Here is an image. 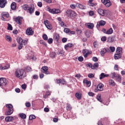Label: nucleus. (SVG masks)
Instances as JSON below:
<instances>
[{"mask_svg":"<svg viewBox=\"0 0 125 125\" xmlns=\"http://www.w3.org/2000/svg\"><path fill=\"white\" fill-rule=\"evenodd\" d=\"M75 96H76V97H77V99H78V100H80L82 98V94H80L79 93H76L75 94Z\"/></svg>","mask_w":125,"mask_h":125,"instance_id":"obj_33","label":"nucleus"},{"mask_svg":"<svg viewBox=\"0 0 125 125\" xmlns=\"http://www.w3.org/2000/svg\"><path fill=\"white\" fill-rule=\"evenodd\" d=\"M26 34L27 36H33L34 31H33V29H32V28H27L26 31Z\"/></svg>","mask_w":125,"mask_h":125,"instance_id":"obj_8","label":"nucleus"},{"mask_svg":"<svg viewBox=\"0 0 125 125\" xmlns=\"http://www.w3.org/2000/svg\"><path fill=\"white\" fill-rule=\"evenodd\" d=\"M76 32H77L78 35H81V34H82V30H79L78 28L76 29Z\"/></svg>","mask_w":125,"mask_h":125,"instance_id":"obj_56","label":"nucleus"},{"mask_svg":"<svg viewBox=\"0 0 125 125\" xmlns=\"http://www.w3.org/2000/svg\"><path fill=\"white\" fill-rule=\"evenodd\" d=\"M66 14L68 17H70L71 19H74V18L77 17V13L74 11H71L70 10H68L66 12Z\"/></svg>","mask_w":125,"mask_h":125,"instance_id":"obj_2","label":"nucleus"},{"mask_svg":"<svg viewBox=\"0 0 125 125\" xmlns=\"http://www.w3.org/2000/svg\"><path fill=\"white\" fill-rule=\"evenodd\" d=\"M73 45H74L73 44V43H69L64 45V48L66 50H67L68 48H71L73 47Z\"/></svg>","mask_w":125,"mask_h":125,"instance_id":"obj_17","label":"nucleus"},{"mask_svg":"<svg viewBox=\"0 0 125 125\" xmlns=\"http://www.w3.org/2000/svg\"><path fill=\"white\" fill-rule=\"evenodd\" d=\"M6 108H8V109H13V105H12V104H7L6 105Z\"/></svg>","mask_w":125,"mask_h":125,"instance_id":"obj_37","label":"nucleus"},{"mask_svg":"<svg viewBox=\"0 0 125 125\" xmlns=\"http://www.w3.org/2000/svg\"><path fill=\"white\" fill-rule=\"evenodd\" d=\"M11 8L12 9V10H15V9H16V3L13 2L11 5Z\"/></svg>","mask_w":125,"mask_h":125,"instance_id":"obj_30","label":"nucleus"},{"mask_svg":"<svg viewBox=\"0 0 125 125\" xmlns=\"http://www.w3.org/2000/svg\"><path fill=\"white\" fill-rule=\"evenodd\" d=\"M118 74L115 73V72H112L110 74V76L112 79H116V77L118 76Z\"/></svg>","mask_w":125,"mask_h":125,"instance_id":"obj_31","label":"nucleus"},{"mask_svg":"<svg viewBox=\"0 0 125 125\" xmlns=\"http://www.w3.org/2000/svg\"><path fill=\"white\" fill-rule=\"evenodd\" d=\"M113 29L110 28L106 31V35H111V34H113Z\"/></svg>","mask_w":125,"mask_h":125,"instance_id":"obj_35","label":"nucleus"},{"mask_svg":"<svg viewBox=\"0 0 125 125\" xmlns=\"http://www.w3.org/2000/svg\"><path fill=\"white\" fill-rule=\"evenodd\" d=\"M16 78L24 79L26 77V72L24 69H17L15 72Z\"/></svg>","mask_w":125,"mask_h":125,"instance_id":"obj_1","label":"nucleus"},{"mask_svg":"<svg viewBox=\"0 0 125 125\" xmlns=\"http://www.w3.org/2000/svg\"><path fill=\"white\" fill-rule=\"evenodd\" d=\"M7 29L9 30V31H12V25L11 24L8 23V27H7Z\"/></svg>","mask_w":125,"mask_h":125,"instance_id":"obj_45","label":"nucleus"},{"mask_svg":"<svg viewBox=\"0 0 125 125\" xmlns=\"http://www.w3.org/2000/svg\"><path fill=\"white\" fill-rule=\"evenodd\" d=\"M116 80L118 81V82H119V83H121V82H122V77H121V76L118 74L117 75V76H116V78H115Z\"/></svg>","mask_w":125,"mask_h":125,"instance_id":"obj_34","label":"nucleus"},{"mask_svg":"<svg viewBox=\"0 0 125 125\" xmlns=\"http://www.w3.org/2000/svg\"><path fill=\"white\" fill-rule=\"evenodd\" d=\"M15 21L19 24V25H21L22 24V21H23V18L21 17H18L15 18Z\"/></svg>","mask_w":125,"mask_h":125,"instance_id":"obj_7","label":"nucleus"},{"mask_svg":"<svg viewBox=\"0 0 125 125\" xmlns=\"http://www.w3.org/2000/svg\"><path fill=\"white\" fill-rule=\"evenodd\" d=\"M47 11H49L52 14H58V13H60V10L55 8L50 9L49 7L47 8Z\"/></svg>","mask_w":125,"mask_h":125,"instance_id":"obj_3","label":"nucleus"},{"mask_svg":"<svg viewBox=\"0 0 125 125\" xmlns=\"http://www.w3.org/2000/svg\"><path fill=\"white\" fill-rule=\"evenodd\" d=\"M108 83L111 86H115L116 85V83H115V81L112 79L109 80Z\"/></svg>","mask_w":125,"mask_h":125,"instance_id":"obj_20","label":"nucleus"},{"mask_svg":"<svg viewBox=\"0 0 125 125\" xmlns=\"http://www.w3.org/2000/svg\"><path fill=\"white\" fill-rule=\"evenodd\" d=\"M89 96H94V94L92 92H89L88 93Z\"/></svg>","mask_w":125,"mask_h":125,"instance_id":"obj_59","label":"nucleus"},{"mask_svg":"<svg viewBox=\"0 0 125 125\" xmlns=\"http://www.w3.org/2000/svg\"><path fill=\"white\" fill-rule=\"evenodd\" d=\"M104 86V85L102 83H100L97 85V88L98 90H99V91H102L103 90Z\"/></svg>","mask_w":125,"mask_h":125,"instance_id":"obj_14","label":"nucleus"},{"mask_svg":"<svg viewBox=\"0 0 125 125\" xmlns=\"http://www.w3.org/2000/svg\"><path fill=\"white\" fill-rule=\"evenodd\" d=\"M37 5L39 7H42V2H38Z\"/></svg>","mask_w":125,"mask_h":125,"instance_id":"obj_60","label":"nucleus"},{"mask_svg":"<svg viewBox=\"0 0 125 125\" xmlns=\"http://www.w3.org/2000/svg\"><path fill=\"white\" fill-rule=\"evenodd\" d=\"M17 42L18 43H22L23 42V39L19 37L17 39Z\"/></svg>","mask_w":125,"mask_h":125,"instance_id":"obj_38","label":"nucleus"},{"mask_svg":"<svg viewBox=\"0 0 125 125\" xmlns=\"http://www.w3.org/2000/svg\"><path fill=\"white\" fill-rule=\"evenodd\" d=\"M106 24V21H100L97 23V28H99L100 26H104Z\"/></svg>","mask_w":125,"mask_h":125,"instance_id":"obj_13","label":"nucleus"},{"mask_svg":"<svg viewBox=\"0 0 125 125\" xmlns=\"http://www.w3.org/2000/svg\"><path fill=\"white\" fill-rule=\"evenodd\" d=\"M35 119H36V116L33 114L30 115L29 117V120L30 121H32V120H35Z\"/></svg>","mask_w":125,"mask_h":125,"instance_id":"obj_40","label":"nucleus"},{"mask_svg":"<svg viewBox=\"0 0 125 125\" xmlns=\"http://www.w3.org/2000/svg\"><path fill=\"white\" fill-rule=\"evenodd\" d=\"M97 99L98 101L101 103H102V102L103 101L102 100V99H101V95H98V96H97Z\"/></svg>","mask_w":125,"mask_h":125,"instance_id":"obj_41","label":"nucleus"},{"mask_svg":"<svg viewBox=\"0 0 125 125\" xmlns=\"http://www.w3.org/2000/svg\"><path fill=\"white\" fill-rule=\"evenodd\" d=\"M61 83H62V84H66V81L64 80H62L61 81Z\"/></svg>","mask_w":125,"mask_h":125,"instance_id":"obj_64","label":"nucleus"},{"mask_svg":"<svg viewBox=\"0 0 125 125\" xmlns=\"http://www.w3.org/2000/svg\"><path fill=\"white\" fill-rule=\"evenodd\" d=\"M107 77H109V75L105 74V73H102L100 75V80H102V79H104V78H106Z\"/></svg>","mask_w":125,"mask_h":125,"instance_id":"obj_22","label":"nucleus"},{"mask_svg":"<svg viewBox=\"0 0 125 125\" xmlns=\"http://www.w3.org/2000/svg\"><path fill=\"white\" fill-rule=\"evenodd\" d=\"M34 11H35V8L33 7H29L27 10V12H29L31 15L33 14Z\"/></svg>","mask_w":125,"mask_h":125,"instance_id":"obj_19","label":"nucleus"},{"mask_svg":"<svg viewBox=\"0 0 125 125\" xmlns=\"http://www.w3.org/2000/svg\"><path fill=\"white\" fill-rule=\"evenodd\" d=\"M19 117H20V118H21V119H23V120H24V119H26V118H27V116L26 115V114L24 113H20Z\"/></svg>","mask_w":125,"mask_h":125,"instance_id":"obj_32","label":"nucleus"},{"mask_svg":"<svg viewBox=\"0 0 125 125\" xmlns=\"http://www.w3.org/2000/svg\"><path fill=\"white\" fill-rule=\"evenodd\" d=\"M47 42H48V43L51 44V43H52V42H53V39H52V38H49Z\"/></svg>","mask_w":125,"mask_h":125,"instance_id":"obj_53","label":"nucleus"},{"mask_svg":"<svg viewBox=\"0 0 125 125\" xmlns=\"http://www.w3.org/2000/svg\"><path fill=\"white\" fill-rule=\"evenodd\" d=\"M78 61L80 62H83V57L80 56L78 58Z\"/></svg>","mask_w":125,"mask_h":125,"instance_id":"obj_54","label":"nucleus"},{"mask_svg":"<svg viewBox=\"0 0 125 125\" xmlns=\"http://www.w3.org/2000/svg\"><path fill=\"white\" fill-rule=\"evenodd\" d=\"M97 12L101 16H104L105 15V11L102 9H98Z\"/></svg>","mask_w":125,"mask_h":125,"instance_id":"obj_15","label":"nucleus"},{"mask_svg":"<svg viewBox=\"0 0 125 125\" xmlns=\"http://www.w3.org/2000/svg\"><path fill=\"white\" fill-rule=\"evenodd\" d=\"M101 1L105 7H110L112 5V2L110 0H101Z\"/></svg>","mask_w":125,"mask_h":125,"instance_id":"obj_4","label":"nucleus"},{"mask_svg":"<svg viewBox=\"0 0 125 125\" xmlns=\"http://www.w3.org/2000/svg\"><path fill=\"white\" fill-rule=\"evenodd\" d=\"M111 51V52H114L115 50H116V48L114 46H110L109 47V51Z\"/></svg>","mask_w":125,"mask_h":125,"instance_id":"obj_43","label":"nucleus"},{"mask_svg":"<svg viewBox=\"0 0 125 125\" xmlns=\"http://www.w3.org/2000/svg\"><path fill=\"white\" fill-rule=\"evenodd\" d=\"M26 71L27 72H30L32 71V68L30 66L26 67Z\"/></svg>","mask_w":125,"mask_h":125,"instance_id":"obj_58","label":"nucleus"},{"mask_svg":"<svg viewBox=\"0 0 125 125\" xmlns=\"http://www.w3.org/2000/svg\"><path fill=\"white\" fill-rule=\"evenodd\" d=\"M62 42L63 43L67 42V38H63L62 39Z\"/></svg>","mask_w":125,"mask_h":125,"instance_id":"obj_63","label":"nucleus"},{"mask_svg":"<svg viewBox=\"0 0 125 125\" xmlns=\"http://www.w3.org/2000/svg\"><path fill=\"white\" fill-rule=\"evenodd\" d=\"M88 77L90 79H91V78H94V74L92 73H90L88 75Z\"/></svg>","mask_w":125,"mask_h":125,"instance_id":"obj_52","label":"nucleus"},{"mask_svg":"<svg viewBox=\"0 0 125 125\" xmlns=\"http://www.w3.org/2000/svg\"><path fill=\"white\" fill-rule=\"evenodd\" d=\"M63 32H64V33H66V34H67L68 33H69L70 32V29L69 28H64Z\"/></svg>","mask_w":125,"mask_h":125,"instance_id":"obj_51","label":"nucleus"},{"mask_svg":"<svg viewBox=\"0 0 125 125\" xmlns=\"http://www.w3.org/2000/svg\"><path fill=\"white\" fill-rule=\"evenodd\" d=\"M98 66H99L98 63L95 62L92 66V69L94 70V69H96V68H98Z\"/></svg>","mask_w":125,"mask_h":125,"instance_id":"obj_42","label":"nucleus"},{"mask_svg":"<svg viewBox=\"0 0 125 125\" xmlns=\"http://www.w3.org/2000/svg\"><path fill=\"white\" fill-rule=\"evenodd\" d=\"M123 51V49L121 47H118L116 49V53L118 54H122V52Z\"/></svg>","mask_w":125,"mask_h":125,"instance_id":"obj_29","label":"nucleus"},{"mask_svg":"<svg viewBox=\"0 0 125 125\" xmlns=\"http://www.w3.org/2000/svg\"><path fill=\"white\" fill-rule=\"evenodd\" d=\"M6 3H7V1L6 0H0V8H3L5 7Z\"/></svg>","mask_w":125,"mask_h":125,"instance_id":"obj_11","label":"nucleus"},{"mask_svg":"<svg viewBox=\"0 0 125 125\" xmlns=\"http://www.w3.org/2000/svg\"><path fill=\"white\" fill-rule=\"evenodd\" d=\"M13 113V108L8 109V111L5 113L7 116H9Z\"/></svg>","mask_w":125,"mask_h":125,"instance_id":"obj_21","label":"nucleus"},{"mask_svg":"<svg viewBox=\"0 0 125 125\" xmlns=\"http://www.w3.org/2000/svg\"><path fill=\"white\" fill-rule=\"evenodd\" d=\"M40 43H41V44H43L45 46H46V45H47V44L44 42V41H43V40H41L40 41Z\"/></svg>","mask_w":125,"mask_h":125,"instance_id":"obj_48","label":"nucleus"},{"mask_svg":"<svg viewBox=\"0 0 125 125\" xmlns=\"http://www.w3.org/2000/svg\"><path fill=\"white\" fill-rule=\"evenodd\" d=\"M19 45L18 46V48L19 50L20 49H22V47H23V44H22V43H19Z\"/></svg>","mask_w":125,"mask_h":125,"instance_id":"obj_55","label":"nucleus"},{"mask_svg":"<svg viewBox=\"0 0 125 125\" xmlns=\"http://www.w3.org/2000/svg\"><path fill=\"white\" fill-rule=\"evenodd\" d=\"M41 71L42 73H44L45 75H49L50 74L48 71V67L47 66H43L41 68Z\"/></svg>","mask_w":125,"mask_h":125,"instance_id":"obj_6","label":"nucleus"},{"mask_svg":"<svg viewBox=\"0 0 125 125\" xmlns=\"http://www.w3.org/2000/svg\"><path fill=\"white\" fill-rule=\"evenodd\" d=\"M44 24L48 30H51L52 29V26L50 24L48 21L46 20L44 21Z\"/></svg>","mask_w":125,"mask_h":125,"instance_id":"obj_9","label":"nucleus"},{"mask_svg":"<svg viewBox=\"0 0 125 125\" xmlns=\"http://www.w3.org/2000/svg\"><path fill=\"white\" fill-rule=\"evenodd\" d=\"M1 20H3V21H5V19H4V17H6V18H8L9 17V14L8 13H5V12H2L1 13Z\"/></svg>","mask_w":125,"mask_h":125,"instance_id":"obj_10","label":"nucleus"},{"mask_svg":"<svg viewBox=\"0 0 125 125\" xmlns=\"http://www.w3.org/2000/svg\"><path fill=\"white\" fill-rule=\"evenodd\" d=\"M42 37L44 41H47V40H48V37L46 34H43Z\"/></svg>","mask_w":125,"mask_h":125,"instance_id":"obj_47","label":"nucleus"},{"mask_svg":"<svg viewBox=\"0 0 125 125\" xmlns=\"http://www.w3.org/2000/svg\"><path fill=\"white\" fill-rule=\"evenodd\" d=\"M114 41H115L114 36H110L107 38V42H110V43L114 42Z\"/></svg>","mask_w":125,"mask_h":125,"instance_id":"obj_18","label":"nucleus"},{"mask_svg":"<svg viewBox=\"0 0 125 125\" xmlns=\"http://www.w3.org/2000/svg\"><path fill=\"white\" fill-rule=\"evenodd\" d=\"M59 34L55 33L54 35V39L55 40V41H56V42H58V41H59Z\"/></svg>","mask_w":125,"mask_h":125,"instance_id":"obj_27","label":"nucleus"},{"mask_svg":"<svg viewBox=\"0 0 125 125\" xmlns=\"http://www.w3.org/2000/svg\"><path fill=\"white\" fill-rule=\"evenodd\" d=\"M14 120V118L11 116H7L5 119L6 122H11V121H13Z\"/></svg>","mask_w":125,"mask_h":125,"instance_id":"obj_24","label":"nucleus"},{"mask_svg":"<svg viewBox=\"0 0 125 125\" xmlns=\"http://www.w3.org/2000/svg\"><path fill=\"white\" fill-rule=\"evenodd\" d=\"M122 58V54H118V53H116L114 55V59H116V60H118V59H120V58Z\"/></svg>","mask_w":125,"mask_h":125,"instance_id":"obj_26","label":"nucleus"},{"mask_svg":"<svg viewBox=\"0 0 125 125\" xmlns=\"http://www.w3.org/2000/svg\"><path fill=\"white\" fill-rule=\"evenodd\" d=\"M83 53L84 57L85 58H86V57H87V56H88V54H89V53H90V52H88L87 51V50L85 49V50H83Z\"/></svg>","mask_w":125,"mask_h":125,"instance_id":"obj_16","label":"nucleus"},{"mask_svg":"<svg viewBox=\"0 0 125 125\" xmlns=\"http://www.w3.org/2000/svg\"><path fill=\"white\" fill-rule=\"evenodd\" d=\"M25 106L27 107H31V103L29 102L25 103Z\"/></svg>","mask_w":125,"mask_h":125,"instance_id":"obj_62","label":"nucleus"},{"mask_svg":"<svg viewBox=\"0 0 125 125\" xmlns=\"http://www.w3.org/2000/svg\"><path fill=\"white\" fill-rule=\"evenodd\" d=\"M92 60L93 61H94V62H97V61H98V59L96 58V57H93Z\"/></svg>","mask_w":125,"mask_h":125,"instance_id":"obj_57","label":"nucleus"},{"mask_svg":"<svg viewBox=\"0 0 125 125\" xmlns=\"http://www.w3.org/2000/svg\"><path fill=\"white\" fill-rule=\"evenodd\" d=\"M87 86H88V87H89V86H90L91 84V83L90 82V81H88L86 83Z\"/></svg>","mask_w":125,"mask_h":125,"instance_id":"obj_61","label":"nucleus"},{"mask_svg":"<svg viewBox=\"0 0 125 125\" xmlns=\"http://www.w3.org/2000/svg\"><path fill=\"white\" fill-rule=\"evenodd\" d=\"M86 26H87L88 29H93V27H94V24L92 23H87L86 24Z\"/></svg>","mask_w":125,"mask_h":125,"instance_id":"obj_23","label":"nucleus"},{"mask_svg":"<svg viewBox=\"0 0 125 125\" xmlns=\"http://www.w3.org/2000/svg\"><path fill=\"white\" fill-rule=\"evenodd\" d=\"M50 56L52 58H54V57H55V56H56V53H55V52H53L50 54Z\"/></svg>","mask_w":125,"mask_h":125,"instance_id":"obj_44","label":"nucleus"},{"mask_svg":"<svg viewBox=\"0 0 125 125\" xmlns=\"http://www.w3.org/2000/svg\"><path fill=\"white\" fill-rule=\"evenodd\" d=\"M28 39H26L25 40H22V43H23L24 44V45H26V44H27V43H28Z\"/></svg>","mask_w":125,"mask_h":125,"instance_id":"obj_49","label":"nucleus"},{"mask_svg":"<svg viewBox=\"0 0 125 125\" xmlns=\"http://www.w3.org/2000/svg\"><path fill=\"white\" fill-rule=\"evenodd\" d=\"M7 69H9V65H6L4 66H2V65H0V70H7Z\"/></svg>","mask_w":125,"mask_h":125,"instance_id":"obj_28","label":"nucleus"},{"mask_svg":"<svg viewBox=\"0 0 125 125\" xmlns=\"http://www.w3.org/2000/svg\"><path fill=\"white\" fill-rule=\"evenodd\" d=\"M101 41L102 42H106V41H107V37H106L105 36H103L101 38Z\"/></svg>","mask_w":125,"mask_h":125,"instance_id":"obj_50","label":"nucleus"},{"mask_svg":"<svg viewBox=\"0 0 125 125\" xmlns=\"http://www.w3.org/2000/svg\"><path fill=\"white\" fill-rule=\"evenodd\" d=\"M59 25L61 26V27H63V28L64 27H66L65 24L63 22V21H59Z\"/></svg>","mask_w":125,"mask_h":125,"instance_id":"obj_39","label":"nucleus"},{"mask_svg":"<svg viewBox=\"0 0 125 125\" xmlns=\"http://www.w3.org/2000/svg\"><path fill=\"white\" fill-rule=\"evenodd\" d=\"M110 52V49L109 48H104L102 51H101L100 53L102 56H104V55L106 52Z\"/></svg>","mask_w":125,"mask_h":125,"instance_id":"obj_12","label":"nucleus"},{"mask_svg":"<svg viewBox=\"0 0 125 125\" xmlns=\"http://www.w3.org/2000/svg\"><path fill=\"white\" fill-rule=\"evenodd\" d=\"M29 6L27 4H24L22 5V8L24 10H28L29 9Z\"/></svg>","mask_w":125,"mask_h":125,"instance_id":"obj_36","label":"nucleus"},{"mask_svg":"<svg viewBox=\"0 0 125 125\" xmlns=\"http://www.w3.org/2000/svg\"><path fill=\"white\" fill-rule=\"evenodd\" d=\"M7 84V80L5 78H0V86H5Z\"/></svg>","mask_w":125,"mask_h":125,"instance_id":"obj_5","label":"nucleus"},{"mask_svg":"<svg viewBox=\"0 0 125 125\" xmlns=\"http://www.w3.org/2000/svg\"><path fill=\"white\" fill-rule=\"evenodd\" d=\"M5 39L6 41H8L9 42H11V37L8 35H6L5 36Z\"/></svg>","mask_w":125,"mask_h":125,"instance_id":"obj_46","label":"nucleus"},{"mask_svg":"<svg viewBox=\"0 0 125 125\" xmlns=\"http://www.w3.org/2000/svg\"><path fill=\"white\" fill-rule=\"evenodd\" d=\"M76 7H77L78 8H80V9H85V6L80 3H77Z\"/></svg>","mask_w":125,"mask_h":125,"instance_id":"obj_25","label":"nucleus"}]
</instances>
